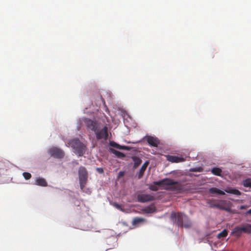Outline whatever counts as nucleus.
<instances>
[{"instance_id":"nucleus-4","label":"nucleus","mask_w":251,"mask_h":251,"mask_svg":"<svg viewBox=\"0 0 251 251\" xmlns=\"http://www.w3.org/2000/svg\"><path fill=\"white\" fill-rule=\"evenodd\" d=\"M47 152L50 157H52L59 160L62 159L65 155V151L62 149L57 146H52L49 148L47 151Z\"/></svg>"},{"instance_id":"nucleus-23","label":"nucleus","mask_w":251,"mask_h":251,"mask_svg":"<svg viewBox=\"0 0 251 251\" xmlns=\"http://www.w3.org/2000/svg\"><path fill=\"white\" fill-rule=\"evenodd\" d=\"M132 159L134 162V168L139 166L142 162V159L138 156H133L132 157Z\"/></svg>"},{"instance_id":"nucleus-8","label":"nucleus","mask_w":251,"mask_h":251,"mask_svg":"<svg viewBox=\"0 0 251 251\" xmlns=\"http://www.w3.org/2000/svg\"><path fill=\"white\" fill-rule=\"evenodd\" d=\"M12 164L7 160L0 159V177L2 175H6L9 169L12 167Z\"/></svg>"},{"instance_id":"nucleus-47","label":"nucleus","mask_w":251,"mask_h":251,"mask_svg":"<svg viewBox=\"0 0 251 251\" xmlns=\"http://www.w3.org/2000/svg\"><path fill=\"white\" fill-rule=\"evenodd\" d=\"M107 251V250H106V251Z\"/></svg>"},{"instance_id":"nucleus-21","label":"nucleus","mask_w":251,"mask_h":251,"mask_svg":"<svg viewBox=\"0 0 251 251\" xmlns=\"http://www.w3.org/2000/svg\"><path fill=\"white\" fill-rule=\"evenodd\" d=\"M203 168L201 166H196L194 167L191 168L189 170L188 175L190 176H197L198 175L195 174V173H201L202 172Z\"/></svg>"},{"instance_id":"nucleus-31","label":"nucleus","mask_w":251,"mask_h":251,"mask_svg":"<svg viewBox=\"0 0 251 251\" xmlns=\"http://www.w3.org/2000/svg\"><path fill=\"white\" fill-rule=\"evenodd\" d=\"M23 176L25 180H28L31 177V174L27 172H25L23 173Z\"/></svg>"},{"instance_id":"nucleus-18","label":"nucleus","mask_w":251,"mask_h":251,"mask_svg":"<svg viewBox=\"0 0 251 251\" xmlns=\"http://www.w3.org/2000/svg\"><path fill=\"white\" fill-rule=\"evenodd\" d=\"M147 220L142 217H136L133 218L132 221V225L134 227H138L143 225Z\"/></svg>"},{"instance_id":"nucleus-33","label":"nucleus","mask_w":251,"mask_h":251,"mask_svg":"<svg viewBox=\"0 0 251 251\" xmlns=\"http://www.w3.org/2000/svg\"><path fill=\"white\" fill-rule=\"evenodd\" d=\"M126 172L125 171H120L118 172L117 176V179H120L121 177H123L126 174Z\"/></svg>"},{"instance_id":"nucleus-27","label":"nucleus","mask_w":251,"mask_h":251,"mask_svg":"<svg viewBox=\"0 0 251 251\" xmlns=\"http://www.w3.org/2000/svg\"><path fill=\"white\" fill-rule=\"evenodd\" d=\"M110 204L111 205H112L114 207H115L118 210H119L121 211H124V208H123V205L121 204L118 203L117 202L110 201Z\"/></svg>"},{"instance_id":"nucleus-42","label":"nucleus","mask_w":251,"mask_h":251,"mask_svg":"<svg viewBox=\"0 0 251 251\" xmlns=\"http://www.w3.org/2000/svg\"><path fill=\"white\" fill-rule=\"evenodd\" d=\"M123 114H125V113H126V115L127 116V117L129 119H131L130 116H129L128 114H127L126 112L127 111L124 110V111H120Z\"/></svg>"},{"instance_id":"nucleus-32","label":"nucleus","mask_w":251,"mask_h":251,"mask_svg":"<svg viewBox=\"0 0 251 251\" xmlns=\"http://www.w3.org/2000/svg\"><path fill=\"white\" fill-rule=\"evenodd\" d=\"M80 229L82 230L88 231L90 230L92 228L91 225H87V226H80Z\"/></svg>"},{"instance_id":"nucleus-29","label":"nucleus","mask_w":251,"mask_h":251,"mask_svg":"<svg viewBox=\"0 0 251 251\" xmlns=\"http://www.w3.org/2000/svg\"><path fill=\"white\" fill-rule=\"evenodd\" d=\"M109 145L111 147L114 148L116 149H119L120 144L114 141L110 140L109 141Z\"/></svg>"},{"instance_id":"nucleus-26","label":"nucleus","mask_w":251,"mask_h":251,"mask_svg":"<svg viewBox=\"0 0 251 251\" xmlns=\"http://www.w3.org/2000/svg\"><path fill=\"white\" fill-rule=\"evenodd\" d=\"M228 233V230L226 228H224L221 232L217 234V237L218 238H221V237L225 238L227 236Z\"/></svg>"},{"instance_id":"nucleus-35","label":"nucleus","mask_w":251,"mask_h":251,"mask_svg":"<svg viewBox=\"0 0 251 251\" xmlns=\"http://www.w3.org/2000/svg\"><path fill=\"white\" fill-rule=\"evenodd\" d=\"M119 150L127 151L129 150V147L124 145H120Z\"/></svg>"},{"instance_id":"nucleus-7","label":"nucleus","mask_w":251,"mask_h":251,"mask_svg":"<svg viewBox=\"0 0 251 251\" xmlns=\"http://www.w3.org/2000/svg\"><path fill=\"white\" fill-rule=\"evenodd\" d=\"M234 232L239 234L244 233L251 235V224L247 223L243 226H236L231 231V234Z\"/></svg>"},{"instance_id":"nucleus-40","label":"nucleus","mask_w":251,"mask_h":251,"mask_svg":"<svg viewBox=\"0 0 251 251\" xmlns=\"http://www.w3.org/2000/svg\"><path fill=\"white\" fill-rule=\"evenodd\" d=\"M78 163V161L77 160L74 159L72 161V164L74 166L77 165Z\"/></svg>"},{"instance_id":"nucleus-15","label":"nucleus","mask_w":251,"mask_h":251,"mask_svg":"<svg viewBox=\"0 0 251 251\" xmlns=\"http://www.w3.org/2000/svg\"><path fill=\"white\" fill-rule=\"evenodd\" d=\"M224 195L226 193L228 194L235 195L236 196H241L242 194V192H241L236 187L227 186L224 189Z\"/></svg>"},{"instance_id":"nucleus-45","label":"nucleus","mask_w":251,"mask_h":251,"mask_svg":"<svg viewBox=\"0 0 251 251\" xmlns=\"http://www.w3.org/2000/svg\"><path fill=\"white\" fill-rule=\"evenodd\" d=\"M97 146V143H93L92 145V148H94Z\"/></svg>"},{"instance_id":"nucleus-5","label":"nucleus","mask_w":251,"mask_h":251,"mask_svg":"<svg viewBox=\"0 0 251 251\" xmlns=\"http://www.w3.org/2000/svg\"><path fill=\"white\" fill-rule=\"evenodd\" d=\"M146 141L148 144V145L150 147H157L160 144V141L155 136H151V135H148V134H146L144 137H143L141 140L132 142V143L134 144H136L138 143Z\"/></svg>"},{"instance_id":"nucleus-34","label":"nucleus","mask_w":251,"mask_h":251,"mask_svg":"<svg viewBox=\"0 0 251 251\" xmlns=\"http://www.w3.org/2000/svg\"><path fill=\"white\" fill-rule=\"evenodd\" d=\"M171 173L176 176H179L182 175V172L180 170H174Z\"/></svg>"},{"instance_id":"nucleus-25","label":"nucleus","mask_w":251,"mask_h":251,"mask_svg":"<svg viewBox=\"0 0 251 251\" xmlns=\"http://www.w3.org/2000/svg\"><path fill=\"white\" fill-rule=\"evenodd\" d=\"M182 190L185 193L190 192L192 189V186L190 183H186L181 187Z\"/></svg>"},{"instance_id":"nucleus-30","label":"nucleus","mask_w":251,"mask_h":251,"mask_svg":"<svg viewBox=\"0 0 251 251\" xmlns=\"http://www.w3.org/2000/svg\"><path fill=\"white\" fill-rule=\"evenodd\" d=\"M148 188L153 191H156L158 190V188L155 184H153V181L149 185Z\"/></svg>"},{"instance_id":"nucleus-43","label":"nucleus","mask_w":251,"mask_h":251,"mask_svg":"<svg viewBox=\"0 0 251 251\" xmlns=\"http://www.w3.org/2000/svg\"><path fill=\"white\" fill-rule=\"evenodd\" d=\"M85 192L88 194H90L91 193V190L90 188H88L87 189L86 191H85Z\"/></svg>"},{"instance_id":"nucleus-14","label":"nucleus","mask_w":251,"mask_h":251,"mask_svg":"<svg viewBox=\"0 0 251 251\" xmlns=\"http://www.w3.org/2000/svg\"><path fill=\"white\" fill-rule=\"evenodd\" d=\"M150 161L149 160H146L142 165L139 171L136 172V176H137L138 179H140L143 177L145 172L146 171L148 165L150 164Z\"/></svg>"},{"instance_id":"nucleus-2","label":"nucleus","mask_w":251,"mask_h":251,"mask_svg":"<svg viewBox=\"0 0 251 251\" xmlns=\"http://www.w3.org/2000/svg\"><path fill=\"white\" fill-rule=\"evenodd\" d=\"M170 220L174 225L178 227L189 229L192 226L190 218L183 212L172 211L170 214Z\"/></svg>"},{"instance_id":"nucleus-19","label":"nucleus","mask_w":251,"mask_h":251,"mask_svg":"<svg viewBox=\"0 0 251 251\" xmlns=\"http://www.w3.org/2000/svg\"><path fill=\"white\" fill-rule=\"evenodd\" d=\"M34 184L41 187H46L48 186V182L45 178L38 176L35 178Z\"/></svg>"},{"instance_id":"nucleus-39","label":"nucleus","mask_w":251,"mask_h":251,"mask_svg":"<svg viewBox=\"0 0 251 251\" xmlns=\"http://www.w3.org/2000/svg\"><path fill=\"white\" fill-rule=\"evenodd\" d=\"M245 215L251 216V208L249 209L245 212Z\"/></svg>"},{"instance_id":"nucleus-6","label":"nucleus","mask_w":251,"mask_h":251,"mask_svg":"<svg viewBox=\"0 0 251 251\" xmlns=\"http://www.w3.org/2000/svg\"><path fill=\"white\" fill-rule=\"evenodd\" d=\"M111 237L107 238L106 240V242L108 245L109 246V248L107 250H110L112 249L116 248L118 247V244L117 243L118 238L119 236L120 233H119L116 237L114 236L116 233L112 230H110Z\"/></svg>"},{"instance_id":"nucleus-22","label":"nucleus","mask_w":251,"mask_h":251,"mask_svg":"<svg viewBox=\"0 0 251 251\" xmlns=\"http://www.w3.org/2000/svg\"><path fill=\"white\" fill-rule=\"evenodd\" d=\"M241 184L246 188H251V177H247L243 179L241 182Z\"/></svg>"},{"instance_id":"nucleus-3","label":"nucleus","mask_w":251,"mask_h":251,"mask_svg":"<svg viewBox=\"0 0 251 251\" xmlns=\"http://www.w3.org/2000/svg\"><path fill=\"white\" fill-rule=\"evenodd\" d=\"M69 144L74 150V153L77 156L81 157L85 153L86 146L79 138H75L70 140Z\"/></svg>"},{"instance_id":"nucleus-28","label":"nucleus","mask_w":251,"mask_h":251,"mask_svg":"<svg viewBox=\"0 0 251 251\" xmlns=\"http://www.w3.org/2000/svg\"><path fill=\"white\" fill-rule=\"evenodd\" d=\"M207 204L208 206L211 208H216L217 207V202H214V201L211 200H208L206 201Z\"/></svg>"},{"instance_id":"nucleus-44","label":"nucleus","mask_w":251,"mask_h":251,"mask_svg":"<svg viewBox=\"0 0 251 251\" xmlns=\"http://www.w3.org/2000/svg\"><path fill=\"white\" fill-rule=\"evenodd\" d=\"M122 224L125 226H127V223L126 221H122Z\"/></svg>"},{"instance_id":"nucleus-12","label":"nucleus","mask_w":251,"mask_h":251,"mask_svg":"<svg viewBox=\"0 0 251 251\" xmlns=\"http://www.w3.org/2000/svg\"><path fill=\"white\" fill-rule=\"evenodd\" d=\"M176 182V180L173 179L164 178L160 179L156 181H153V184L158 187H162L165 185H170L175 184Z\"/></svg>"},{"instance_id":"nucleus-11","label":"nucleus","mask_w":251,"mask_h":251,"mask_svg":"<svg viewBox=\"0 0 251 251\" xmlns=\"http://www.w3.org/2000/svg\"><path fill=\"white\" fill-rule=\"evenodd\" d=\"M217 201L216 205H217V207H216V209L224 210L228 212L231 211V208L228 205L227 201L224 199H220L217 200Z\"/></svg>"},{"instance_id":"nucleus-38","label":"nucleus","mask_w":251,"mask_h":251,"mask_svg":"<svg viewBox=\"0 0 251 251\" xmlns=\"http://www.w3.org/2000/svg\"><path fill=\"white\" fill-rule=\"evenodd\" d=\"M87 181H84L83 182L79 181L80 187L81 189H83L86 185Z\"/></svg>"},{"instance_id":"nucleus-41","label":"nucleus","mask_w":251,"mask_h":251,"mask_svg":"<svg viewBox=\"0 0 251 251\" xmlns=\"http://www.w3.org/2000/svg\"><path fill=\"white\" fill-rule=\"evenodd\" d=\"M248 206L247 205H241L240 206L239 209L240 210L246 209Z\"/></svg>"},{"instance_id":"nucleus-16","label":"nucleus","mask_w":251,"mask_h":251,"mask_svg":"<svg viewBox=\"0 0 251 251\" xmlns=\"http://www.w3.org/2000/svg\"><path fill=\"white\" fill-rule=\"evenodd\" d=\"M208 192L212 195L214 196H224V189L216 187H212L208 189Z\"/></svg>"},{"instance_id":"nucleus-46","label":"nucleus","mask_w":251,"mask_h":251,"mask_svg":"<svg viewBox=\"0 0 251 251\" xmlns=\"http://www.w3.org/2000/svg\"><path fill=\"white\" fill-rule=\"evenodd\" d=\"M106 111L108 114H110V112H111V111L108 110V111ZM112 111L113 112V111Z\"/></svg>"},{"instance_id":"nucleus-13","label":"nucleus","mask_w":251,"mask_h":251,"mask_svg":"<svg viewBox=\"0 0 251 251\" xmlns=\"http://www.w3.org/2000/svg\"><path fill=\"white\" fill-rule=\"evenodd\" d=\"M78 175L79 181L83 182L87 181L88 172L85 167L82 166L79 167L78 170Z\"/></svg>"},{"instance_id":"nucleus-20","label":"nucleus","mask_w":251,"mask_h":251,"mask_svg":"<svg viewBox=\"0 0 251 251\" xmlns=\"http://www.w3.org/2000/svg\"><path fill=\"white\" fill-rule=\"evenodd\" d=\"M107 150L110 153L114 154L116 157L119 158H123L126 156V154L124 152L114 150L110 147Z\"/></svg>"},{"instance_id":"nucleus-1","label":"nucleus","mask_w":251,"mask_h":251,"mask_svg":"<svg viewBox=\"0 0 251 251\" xmlns=\"http://www.w3.org/2000/svg\"><path fill=\"white\" fill-rule=\"evenodd\" d=\"M79 121L83 122L87 129L94 132L97 141H100L101 144H105L108 138L107 127L105 126H101L100 123L98 121L87 117L79 119Z\"/></svg>"},{"instance_id":"nucleus-37","label":"nucleus","mask_w":251,"mask_h":251,"mask_svg":"<svg viewBox=\"0 0 251 251\" xmlns=\"http://www.w3.org/2000/svg\"><path fill=\"white\" fill-rule=\"evenodd\" d=\"M199 243H201V242L207 243V242L209 241L208 239L205 237L200 238L199 239Z\"/></svg>"},{"instance_id":"nucleus-17","label":"nucleus","mask_w":251,"mask_h":251,"mask_svg":"<svg viewBox=\"0 0 251 251\" xmlns=\"http://www.w3.org/2000/svg\"><path fill=\"white\" fill-rule=\"evenodd\" d=\"M143 212L147 214L154 213L157 211L155 204L151 203L148 205L144 207L142 209Z\"/></svg>"},{"instance_id":"nucleus-24","label":"nucleus","mask_w":251,"mask_h":251,"mask_svg":"<svg viewBox=\"0 0 251 251\" xmlns=\"http://www.w3.org/2000/svg\"><path fill=\"white\" fill-rule=\"evenodd\" d=\"M211 173L216 176H220L221 170L218 167H214L211 170Z\"/></svg>"},{"instance_id":"nucleus-9","label":"nucleus","mask_w":251,"mask_h":251,"mask_svg":"<svg viewBox=\"0 0 251 251\" xmlns=\"http://www.w3.org/2000/svg\"><path fill=\"white\" fill-rule=\"evenodd\" d=\"M187 156L186 154H177L175 155L168 154L166 155L167 160L172 163H179L186 160Z\"/></svg>"},{"instance_id":"nucleus-36","label":"nucleus","mask_w":251,"mask_h":251,"mask_svg":"<svg viewBox=\"0 0 251 251\" xmlns=\"http://www.w3.org/2000/svg\"><path fill=\"white\" fill-rule=\"evenodd\" d=\"M96 171L100 174L104 173V169L102 167H98L96 168Z\"/></svg>"},{"instance_id":"nucleus-10","label":"nucleus","mask_w":251,"mask_h":251,"mask_svg":"<svg viewBox=\"0 0 251 251\" xmlns=\"http://www.w3.org/2000/svg\"><path fill=\"white\" fill-rule=\"evenodd\" d=\"M137 201L141 203H145L154 200V196L148 193H140L137 195Z\"/></svg>"}]
</instances>
